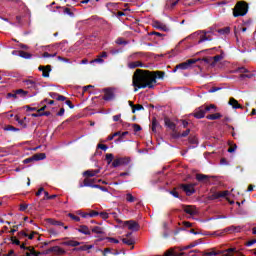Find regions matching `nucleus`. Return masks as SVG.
<instances>
[{"instance_id":"f257e3e1","label":"nucleus","mask_w":256,"mask_h":256,"mask_svg":"<svg viewBox=\"0 0 256 256\" xmlns=\"http://www.w3.org/2000/svg\"><path fill=\"white\" fill-rule=\"evenodd\" d=\"M165 72L137 69L132 78V85L134 92L137 93L139 89H153L157 85V79H163Z\"/></svg>"},{"instance_id":"f03ea898","label":"nucleus","mask_w":256,"mask_h":256,"mask_svg":"<svg viewBox=\"0 0 256 256\" xmlns=\"http://www.w3.org/2000/svg\"><path fill=\"white\" fill-rule=\"evenodd\" d=\"M249 11V6L246 2L240 1L238 2L233 9L234 17H245L247 12Z\"/></svg>"},{"instance_id":"7ed1b4c3","label":"nucleus","mask_w":256,"mask_h":256,"mask_svg":"<svg viewBox=\"0 0 256 256\" xmlns=\"http://www.w3.org/2000/svg\"><path fill=\"white\" fill-rule=\"evenodd\" d=\"M190 39H198V44L205 43V41H213V33L198 31L189 36Z\"/></svg>"},{"instance_id":"20e7f679","label":"nucleus","mask_w":256,"mask_h":256,"mask_svg":"<svg viewBox=\"0 0 256 256\" xmlns=\"http://www.w3.org/2000/svg\"><path fill=\"white\" fill-rule=\"evenodd\" d=\"M197 62V59H189L184 63H180L178 65H176L175 69H174V73L177 71V69H182L183 71H185V69H189L191 67V65H194V63Z\"/></svg>"},{"instance_id":"39448f33","label":"nucleus","mask_w":256,"mask_h":256,"mask_svg":"<svg viewBox=\"0 0 256 256\" xmlns=\"http://www.w3.org/2000/svg\"><path fill=\"white\" fill-rule=\"evenodd\" d=\"M196 184H181L180 188L186 193V195L191 196L195 193Z\"/></svg>"},{"instance_id":"423d86ee","label":"nucleus","mask_w":256,"mask_h":256,"mask_svg":"<svg viewBox=\"0 0 256 256\" xmlns=\"http://www.w3.org/2000/svg\"><path fill=\"white\" fill-rule=\"evenodd\" d=\"M24 84L27 86V89H32L33 91H36L34 95H37V93L39 92V83L33 80H26L24 81Z\"/></svg>"},{"instance_id":"0eeeda50","label":"nucleus","mask_w":256,"mask_h":256,"mask_svg":"<svg viewBox=\"0 0 256 256\" xmlns=\"http://www.w3.org/2000/svg\"><path fill=\"white\" fill-rule=\"evenodd\" d=\"M129 158H117L112 162V167L117 168L123 165H129Z\"/></svg>"},{"instance_id":"6e6552de","label":"nucleus","mask_w":256,"mask_h":256,"mask_svg":"<svg viewBox=\"0 0 256 256\" xmlns=\"http://www.w3.org/2000/svg\"><path fill=\"white\" fill-rule=\"evenodd\" d=\"M103 99L104 101H113V99H115V92H113V89L111 88L104 89Z\"/></svg>"},{"instance_id":"1a4fd4ad","label":"nucleus","mask_w":256,"mask_h":256,"mask_svg":"<svg viewBox=\"0 0 256 256\" xmlns=\"http://www.w3.org/2000/svg\"><path fill=\"white\" fill-rule=\"evenodd\" d=\"M123 225L128 226L130 231H139V224L133 220L125 221Z\"/></svg>"},{"instance_id":"9d476101","label":"nucleus","mask_w":256,"mask_h":256,"mask_svg":"<svg viewBox=\"0 0 256 256\" xmlns=\"http://www.w3.org/2000/svg\"><path fill=\"white\" fill-rule=\"evenodd\" d=\"M205 113H207L205 106H201L194 111V117L196 119H203V117H205Z\"/></svg>"},{"instance_id":"9b49d317","label":"nucleus","mask_w":256,"mask_h":256,"mask_svg":"<svg viewBox=\"0 0 256 256\" xmlns=\"http://www.w3.org/2000/svg\"><path fill=\"white\" fill-rule=\"evenodd\" d=\"M93 183H101V180L85 178L83 184H80L79 187H93Z\"/></svg>"},{"instance_id":"f8f14e48","label":"nucleus","mask_w":256,"mask_h":256,"mask_svg":"<svg viewBox=\"0 0 256 256\" xmlns=\"http://www.w3.org/2000/svg\"><path fill=\"white\" fill-rule=\"evenodd\" d=\"M39 71H42V77H49V73H51V66H39Z\"/></svg>"},{"instance_id":"ddd939ff","label":"nucleus","mask_w":256,"mask_h":256,"mask_svg":"<svg viewBox=\"0 0 256 256\" xmlns=\"http://www.w3.org/2000/svg\"><path fill=\"white\" fill-rule=\"evenodd\" d=\"M184 211L187 215H197L198 211L195 206H184Z\"/></svg>"},{"instance_id":"4468645a","label":"nucleus","mask_w":256,"mask_h":256,"mask_svg":"<svg viewBox=\"0 0 256 256\" xmlns=\"http://www.w3.org/2000/svg\"><path fill=\"white\" fill-rule=\"evenodd\" d=\"M78 233H82V235H91V230L86 225H81L77 228Z\"/></svg>"},{"instance_id":"2eb2a0df","label":"nucleus","mask_w":256,"mask_h":256,"mask_svg":"<svg viewBox=\"0 0 256 256\" xmlns=\"http://www.w3.org/2000/svg\"><path fill=\"white\" fill-rule=\"evenodd\" d=\"M101 173V170H87L84 172L85 177H95Z\"/></svg>"},{"instance_id":"dca6fc26","label":"nucleus","mask_w":256,"mask_h":256,"mask_svg":"<svg viewBox=\"0 0 256 256\" xmlns=\"http://www.w3.org/2000/svg\"><path fill=\"white\" fill-rule=\"evenodd\" d=\"M63 245H66V247H79V245H81V242L75 240H68L66 242H63Z\"/></svg>"},{"instance_id":"f3484780","label":"nucleus","mask_w":256,"mask_h":256,"mask_svg":"<svg viewBox=\"0 0 256 256\" xmlns=\"http://www.w3.org/2000/svg\"><path fill=\"white\" fill-rule=\"evenodd\" d=\"M129 69H137V67H145L141 61L129 62L128 63Z\"/></svg>"},{"instance_id":"a211bd4d","label":"nucleus","mask_w":256,"mask_h":256,"mask_svg":"<svg viewBox=\"0 0 256 256\" xmlns=\"http://www.w3.org/2000/svg\"><path fill=\"white\" fill-rule=\"evenodd\" d=\"M228 104L231 105L233 109H241L239 101H237L235 98H230Z\"/></svg>"},{"instance_id":"6ab92c4d","label":"nucleus","mask_w":256,"mask_h":256,"mask_svg":"<svg viewBox=\"0 0 256 256\" xmlns=\"http://www.w3.org/2000/svg\"><path fill=\"white\" fill-rule=\"evenodd\" d=\"M47 155L45 153H38L32 156V159H34V161H43V159H46Z\"/></svg>"},{"instance_id":"aec40b11","label":"nucleus","mask_w":256,"mask_h":256,"mask_svg":"<svg viewBox=\"0 0 256 256\" xmlns=\"http://www.w3.org/2000/svg\"><path fill=\"white\" fill-rule=\"evenodd\" d=\"M221 117H223V115H221V113H215V114H210V115L206 116V118L209 121H216L217 119H221Z\"/></svg>"},{"instance_id":"412c9836","label":"nucleus","mask_w":256,"mask_h":256,"mask_svg":"<svg viewBox=\"0 0 256 256\" xmlns=\"http://www.w3.org/2000/svg\"><path fill=\"white\" fill-rule=\"evenodd\" d=\"M177 3H179V0H169L166 3V9H173Z\"/></svg>"},{"instance_id":"4be33fe9","label":"nucleus","mask_w":256,"mask_h":256,"mask_svg":"<svg viewBox=\"0 0 256 256\" xmlns=\"http://www.w3.org/2000/svg\"><path fill=\"white\" fill-rule=\"evenodd\" d=\"M93 245H82L78 248H75L74 251H89V249H93Z\"/></svg>"},{"instance_id":"5701e85b","label":"nucleus","mask_w":256,"mask_h":256,"mask_svg":"<svg viewBox=\"0 0 256 256\" xmlns=\"http://www.w3.org/2000/svg\"><path fill=\"white\" fill-rule=\"evenodd\" d=\"M48 223L50 224V225H55V226H58V227H63V222H61V221H57V220H55V219H48Z\"/></svg>"},{"instance_id":"b1692460","label":"nucleus","mask_w":256,"mask_h":256,"mask_svg":"<svg viewBox=\"0 0 256 256\" xmlns=\"http://www.w3.org/2000/svg\"><path fill=\"white\" fill-rule=\"evenodd\" d=\"M222 253H223V256H231L230 253H237V248H229L224 250Z\"/></svg>"},{"instance_id":"393cba45","label":"nucleus","mask_w":256,"mask_h":256,"mask_svg":"<svg viewBox=\"0 0 256 256\" xmlns=\"http://www.w3.org/2000/svg\"><path fill=\"white\" fill-rule=\"evenodd\" d=\"M19 57H22V59H31L33 56L29 52L19 51Z\"/></svg>"},{"instance_id":"a878e982","label":"nucleus","mask_w":256,"mask_h":256,"mask_svg":"<svg viewBox=\"0 0 256 256\" xmlns=\"http://www.w3.org/2000/svg\"><path fill=\"white\" fill-rule=\"evenodd\" d=\"M155 27L157 29H161L162 31H169V28H167V25L161 24V22H155Z\"/></svg>"},{"instance_id":"bb28decb","label":"nucleus","mask_w":256,"mask_h":256,"mask_svg":"<svg viewBox=\"0 0 256 256\" xmlns=\"http://www.w3.org/2000/svg\"><path fill=\"white\" fill-rule=\"evenodd\" d=\"M122 243H125V245H135V240L133 238H123Z\"/></svg>"},{"instance_id":"cd10ccee","label":"nucleus","mask_w":256,"mask_h":256,"mask_svg":"<svg viewBox=\"0 0 256 256\" xmlns=\"http://www.w3.org/2000/svg\"><path fill=\"white\" fill-rule=\"evenodd\" d=\"M196 179L197 181H207V179H209V176L205 174H197Z\"/></svg>"},{"instance_id":"c85d7f7f","label":"nucleus","mask_w":256,"mask_h":256,"mask_svg":"<svg viewBox=\"0 0 256 256\" xmlns=\"http://www.w3.org/2000/svg\"><path fill=\"white\" fill-rule=\"evenodd\" d=\"M92 233H96V235H103V228H101L99 226H95L92 229Z\"/></svg>"},{"instance_id":"c756f323","label":"nucleus","mask_w":256,"mask_h":256,"mask_svg":"<svg viewBox=\"0 0 256 256\" xmlns=\"http://www.w3.org/2000/svg\"><path fill=\"white\" fill-rule=\"evenodd\" d=\"M29 92L23 90V89H18L16 90V94L18 97H25L28 95Z\"/></svg>"},{"instance_id":"7c9ffc66","label":"nucleus","mask_w":256,"mask_h":256,"mask_svg":"<svg viewBox=\"0 0 256 256\" xmlns=\"http://www.w3.org/2000/svg\"><path fill=\"white\" fill-rule=\"evenodd\" d=\"M54 253H57V255H63L65 254V251L63 250V248L59 247V246H54L53 249Z\"/></svg>"},{"instance_id":"2f4dec72","label":"nucleus","mask_w":256,"mask_h":256,"mask_svg":"<svg viewBox=\"0 0 256 256\" xmlns=\"http://www.w3.org/2000/svg\"><path fill=\"white\" fill-rule=\"evenodd\" d=\"M209 199L215 200V199H221V192H214L209 196Z\"/></svg>"},{"instance_id":"473e14b6","label":"nucleus","mask_w":256,"mask_h":256,"mask_svg":"<svg viewBox=\"0 0 256 256\" xmlns=\"http://www.w3.org/2000/svg\"><path fill=\"white\" fill-rule=\"evenodd\" d=\"M126 201H127L128 203H134L135 197L133 196V194L127 193V194H126Z\"/></svg>"},{"instance_id":"72a5a7b5","label":"nucleus","mask_w":256,"mask_h":256,"mask_svg":"<svg viewBox=\"0 0 256 256\" xmlns=\"http://www.w3.org/2000/svg\"><path fill=\"white\" fill-rule=\"evenodd\" d=\"M231 29H229V27L223 28L218 30V33H220V35H229Z\"/></svg>"},{"instance_id":"f704fd0d","label":"nucleus","mask_w":256,"mask_h":256,"mask_svg":"<svg viewBox=\"0 0 256 256\" xmlns=\"http://www.w3.org/2000/svg\"><path fill=\"white\" fill-rule=\"evenodd\" d=\"M143 109H145V108L143 107V105H141V104H136V105H134V108L132 109V113H135L136 111H143Z\"/></svg>"},{"instance_id":"c9c22d12","label":"nucleus","mask_w":256,"mask_h":256,"mask_svg":"<svg viewBox=\"0 0 256 256\" xmlns=\"http://www.w3.org/2000/svg\"><path fill=\"white\" fill-rule=\"evenodd\" d=\"M165 125L166 127H169V129H175V124L169 119H165Z\"/></svg>"},{"instance_id":"e433bc0d","label":"nucleus","mask_w":256,"mask_h":256,"mask_svg":"<svg viewBox=\"0 0 256 256\" xmlns=\"http://www.w3.org/2000/svg\"><path fill=\"white\" fill-rule=\"evenodd\" d=\"M113 159H114L113 154H111V153L106 154V161H107L108 165H111V163H113Z\"/></svg>"},{"instance_id":"4c0bfd02","label":"nucleus","mask_w":256,"mask_h":256,"mask_svg":"<svg viewBox=\"0 0 256 256\" xmlns=\"http://www.w3.org/2000/svg\"><path fill=\"white\" fill-rule=\"evenodd\" d=\"M68 217H70V219H72L73 221H76V223H79V221H81V218L79 216H75V214H68Z\"/></svg>"},{"instance_id":"58836bf2","label":"nucleus","mask_w":256,"mask_h":256,"mask_svg":"<svg viewBox=\"0 0 256 256\" xmlns=\"http://www.w3.org/2000/svg\"><path fill=\"white\" fill-rule=\"evenodd\" d=\"M26 256H39V253H37L33 248L26 252Z\"/></svg>"},{"instance_id":"ea45409f","label":"nucleus","mask_w":256,"mask_h":256,"mask_svg":"<svg viewBox=\"0 0 256 256\" xmlns=\"http://www.w3.org/2000/svg\"><path fill=\"white\" fill-rule=\"evenodd\" d=\"M11 97H12V99H19V96L17 95L16 91H14L13 93L7 94V99H11Z\"/></svg>"},{"instance_id":"a19ab883","label":"nucleus","mask_w":256,"mask_h":256,"mask_svg":"<svg viewBox=\"0 0 256 256\" xmlns=\"http://www.w3.org/2000/svg\"><path fill=\"white\" fill-rule=\"evenodd\" d=\"M107 9H116L117 3L115 2H109L106 4Z\"/></svg>"},{"instance_id":"79ce46f5","label":"nucleus","mask_w":256,"mask_h":256,"mask_svg":"<svg viewBox=\"0 0 256 256\" xmlns=\"http://www.w3.org/2000/svg\"><path fill=\"white\" fill-rule=\"evenodd\" d=\"M102 219H109V213L107 212H100L98 214Z\"/></svg>"},{"instance_id":"37998d69","label":"nucleus","mask_w":256,"mask_h":256,"mask_svg":"<svg viewBox=\"0 0 256 256\" xmlns=\"http://www.w3.org/2000/svg\"><path fill=\"white\" fill-rule=\"evenodd\" d=\"M235 151H237V144L230 146L228 149V153H235Z\"/></svg>"},{"instance_id":"c03bdc74","label":"nucleus","mask_w":256,"mask_h":256,"mask_svg":"<svg viewBox=\"0 0 256 256\" xmlns=\"http://www.w3.org/2000/svg\"><path fill=\"white\" fill-rule=\"evenodd\" d=\"M5 131H19V128H15V127H13L12 125H8V126L5 128Z\"/></svg>"},{"instance_id":"a18cd8bd","label":"nucleus","mask_w":256,"mask_h":256,"mask_svg":"<svg viewBox=\"0 0 256 256\" xmlns=\"http://www.w3.org/2000/svg\"><path fill=\"white\" fill-rule=\"evenodd\" d=\"M56 55H57V53H54V54H49L48 52L43 53V57L45 59H49V57H55Z\"/></svg>"},{"instance_id":"49530a36","label":"nucleus","mask_w":256,"mask_h":256,"mask_svg":"<svg viewBox=\"0 0 256 256\" xmlns=\"http://www.w3.org/2000/svg\"><path fill=\"white\" fill-rule=\"evenodd\" d=\"M204 109L207 111H211V109H217V107L214 104H210L209 106H204Z\"/></svg>"},{"instance_id":"de8ad7c7","label":"nucleus","mask_w":256,"mask_h":256,"mask_svg":"<svg viewBox=\"0 0 256 256\" xmlns=\"http://www.w3.org/2000/svg\"><path fill=\"white\" fill-rule=\"evenodd\" d=\"M44 195L46 197V199H55V197H57V195H49V192L45 191Z\"/></svg>"},{"instance_id":"09e8293b","label":"nucleus","mask_w":256,"mask_h":256,"mask_svg":"<svg viewBox=\"0 0 256 256\" xmlns=\"http://www.w3.org/2000/svg\"><path fill=\"white\" fill-rule=\"evenodd\" d=\"M92 63H105L102 57L98 56V58L94 59Z\"/></svg>"},{"instance_id":"8fccbe9b","label":"nucleus","mask_w":256,"mask_h":256,"mask_svg":"<svg viewBox=\"0 0 256 256\" xmlns=\"http://www.w3.org/2000/svg\"><path fill=\"white\" fill-rule=\"evenodd\" d=\"M98 149H101L102 151H107L109 147H107V145L105 144H98Z\"/></svg>"},{"instance_id":"3c124183","label":"nucleus","mask_w":256,"mask_h":256,"mask_svg":"<svg viewBox=\"0 0 256 256\" xmlns=\"http://www.w3.org/2000/svg\"><path fill=\"white\" fill-rule=\"evenodd\" d=\"M117 45H127V42L123 41V38H118L116 40Z\"/></svg>"},{"instance_id":"603ef678","label":"nucleus","mask_w":256,"mask_h":256,"mask_svg":"<svg viewBox=\"0 0 256 256\" xmlns=\"http://www.w3.org/2000/svg\"><path fill=\"white\" fill-rule=\"evenodd\" d=\"M170 195H172L176 199H179V193L177 191H175V190L170 191Z\"/></svg>"},{"instance_id":"864d4df0","label":"nucleus","mask_w":256,"mask_h":256,"mask_svg":"<svg viewBox=\"0 0 256 256\" xmlns=\"http://www.w3.org/2000/svg\"><path fill=\"white\" fill-rule=\"evenodd\" d=\"M189 133H191V130L187 129L186 131L181 133L180 137H187V135H189Z\"/></svg>"},{"instance_id":"5fc2aeb1","label":"nucleus","mask_w":256,"mask_h":256,"mask_svg":"<svg viewBox=\"0 0 256 256\" xmlns=\"http://www.w3.org/2000/svg\"><path fill=\"white\" fill-rule=\"evenodd\" d=\"M213 59H214L215 63H217V62L221 61V59H223V56L216 55V56L213 57Z\"/></svg>"},{"instance_id":"6e6d98bb","label":"nucleus","mask_w":256,"mask_h":256,"mask_svg":"<svg viewBox=\"0 0 256 256\" xmlns=\"http://www.w3.org/2000/svg\"><path fill=\"white\" fill-rule=\"evenodd\" d=\"M221 90V88H219V87H213V88H211L209 91H208V93H216V91H220Z\"/></svg>"},{"instance_id":"4d7b16f0","label":"nucleus","mask_w":256,"mask_h":256,"mask_svg":"<svg viewBox=\"0 0 256 256\" xmlns=\"http://www.w3.org/2000/svg\"><path fill=\"white\" fill-rule=\"evenodd\" d=\"M58 97H56V100L57 101H65L67 98L65 97V96H63V95H57Z\"/></svg>"},{"instance_id":"13d9d810","label":"nucleus","mask_w":256,"mask_h":256,"mask_svg":"<svg viewBox=\"0 0 256 256\" xmlns=\"http://www.w3.org/2000/svg\"><path fill=\"white\" fill-rule=\"evenodd\" d=\"M57 115L58 117H63V115H65V108H61Z\"/></svg>"},{"instance_id":"bf43d9fd","label":"nucleus","mask_w":256,"mask_h":256,"mask_svg":"<svg viewBox=\"0 0 256 256\" xmlns=\"http://www.w3.org/2000/svg\"><path fill=\"white\" fill-rule=\"evenodd\" d=\"M227 195H229V191H227V190L220 192V198L227 197Z\"/></svg>"},{"instance_id":"052dcab7","label":"nucleus","mask_w":256,"mask_h":256,"mask_svg":"<svg viewBox=\"0 0 256 256\" xmlns=\"http://www.w3.org/2000/svg\"><path fill=\"white\" fill-rule=\"evenodd\" d=\"M218 253L217 252H207L204 254V256H217Z\"/></svg>"},{"instance_id":"680f3d73","label":"nucleus","mask_w":256,"mask_h":256,"mask_svg":"<svg viewBox=\"0 0 256 256\" xmlns=\"http://www.w3.org/2000/svg\"><path fill=\"white\" fill-rule=\"evenodd\" d=\"M97 215H99V212L97 211H92L89 213V217H97Z\"/></svg>"},{"instance_id":"e2e57ef3","label":"nucleus","mask_w":256,"mask_h":256,"mask_svg":"<svg viewBox=\"0 0 256 256\" xmlns=\"http://www.w3.org/2000/svg\"><path fill=\"white\" fill-rule=\"evenodd\" d=\"M133 128H134V131L136 132L141 131V126H139V124H134Z\"/></svg>"},{"instance_id":"0e129e2a","label":"nucleus","mask_w":256,"mask_h":256,"mask_svg":"<svg viewBox=\"0 0 256 256\" xmlns=\"http://www.w3.org/2000/svg\"><path fill=\"white\" fill-rule=\"evenodd\" d=\"M255 243H256V240H251V241H248V242L246 243V246H247V247H251L252 245H255Z\"/></svg>"},{"instance_id":"69168bd1","label":"nucleus","mask_w":256,"mask_h":256,"mask_svg":"<svg viewBox=\"0 0 256 256\" xmlns=\"http://www.w3.org/2000/svg\"><path fill=\"white\" fill-rule=\"evenodd\" d=\"M28 205L27 204H21L20 205V211H26L27 210Z\"/></svg>"},{"instance_id":"338daca9","label":"nucleus","mask_w":256,"mask_h":256,"mask_svg":"<svg viewBox=\"0 0 256 256\" xmlns=\"http://www.w3.org/2000/svg\"><path fill=\"white\" fill-rule=\"evenodd\" d=\"M183 225H184V227H187V228L193 227V224H191V222H187V221L183 222Z\"/></svg>"},{"instance_id":"774afa93","label":"nucleus","mask_w":256,"mask_h":256,"mask_svg":"<svg viewBox=\"0 0 256 256\" xmlns=\"http://www.w3.org/2000/svg\"><path fill=\"white\" fill-rule=\"evenodd\" d=\"M119 119H121V114L113 116V121L117 122Z\"/></svg>"}]
</instances>
